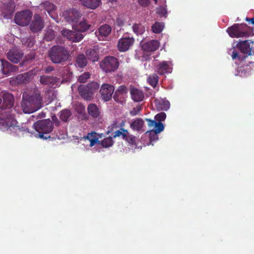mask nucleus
<instances>
[{
    "label": "nucleus",
    "mask_w": 254,
    "mask_h": 254,
    "mask_svg": "<svg viewBox=\"0 0 254 254\" xmlns=\"http://www.w3.org/2000/svg\"><path fill=\"white\" fill-rule=\"evenodd\" d=\"M2 115L3 117L0 118V129L8 130L11 135L16 137H23L25 134L31 133L25 127L17 125V122L9 110L2 113Z\"/></svg>",
    "instance_id": "1"
},
{
    "label": "nucleus",
    "mask_w": 254,
    "mask_h": 254,
    "mask_svg": "<svg viewBox=\"0 0 254 254\" xmlns=\"http://www.w3.org/2000/svg\"><path fill=\"white\" fill-rule=\"evenodd\" d=\"M48 56L53 63L63 64L68 60L69 51L64 46L54 45L48 50Z\"/></svg>",
    "instance_id": "2"
},
{
    "label": "nucleus",
    "mask_w": 254,
    "mask_h": 254,
    "mask_svg": "<svg viewBox=\"0 0 254 254\" xmlns=\"http://www.w3.org/2000/svg\"><path fill=\"white\" fill-rule=\"evenodd\" d=\"M33 127L37 132L36 136L44 139L51 138L49 134L53 129V124L50 119L38 121L33 124Z\"/></svg>",
    "instance_id": "3"
},
{
    "label": "nucleus",
    "mask_w": 254,
    "mask_h": 254,
    "mask_svg": "<svg viewBox=\"0 0 254 254\" xmlns=\"http://www.w3.org/2000/svg\"><path fill=\"white\" fill-rule=\"evenodd\" d=\"M253 44V42L249 40L241 41L237 44V48L241 51V53L246 54V55L241 56L239 53L235 50H234L231 57L233 60L237 59L240 62H243L245 61L248 56L252 55V47L250 46V44Z\"/></svg>",
    "instance_id": "4"
},
{
    "label": "nucleus",
    "mask_w": 254,
    "mask_h": 254,
    "mask_svg": "<svg viewBox=\"0 0 254 254\" xmlns=\"http://www.w3.org/2000/svg\"><path fill=\"white\" fill-rule=\"evenodd\" d=\"M99 88V84L96 82H92L86 85H80L78 91L80 96L85 100H90L94 92Z\"/></svg>",
    "instance_id": "5"
},
{
    "label": "nucleus",
    "mask_w": 254,
    "mask_h": 254,
    "mask_svg": "<svg viewBox=\"0 0 254 254\" xmlns=\"http://www.w3.org/2000/svg\"><path fill=\"white\" fill-rule=\"evenodd\" d=\"M100 66L106 72H113L118 68L119 62L114 57L107 56L101 62Z\"/></svg>",
    "instance_id": "6"
},
{
    "label": "nucleus",
    "mask_w": 254,
    "mask_h": 254,
    "mask_svg": "<svg viewBox=\"0 0 254 254\" xmlns=\"http://www.w3.org/2000/svg\"><path fill=\"white\" fill-rule=\"evenodd\" d=\"M22 97L26 98L39 110L42 107L43 98L40 91L37 88H34L29 94L26 92L23 93Z\"/></svg>",
    "instance_id": "7"
},
{
    "label": "nucleus",
    "mask_w": 254,
    "mask_h": 254,
    "mask_svg": "<svg viewBox=\"0 0 254 254\" xmlns=\"http://www.w3.org/2000/svg\"><path fill=\"white\" fill-rule=\"evenodd\" d=\"M31 17V11L29 10H26L16 13L14 17V21L18 25L27 26L29 24Z\"/></svg>",
    "instance_id": "8"
},
{
    "label": "nucleus",
    "mask_w": 254,
    "mask_h": 254,
    "mask_svg": "<svg viewBox=\"0 0 254 254\" xmlns=\"http://www.w3.org/2000/svg\"><path fill=\"white\" fill-rule=\"evenodd\" d=\"M227 32L232 38L247 37L249 36L248 32L242 29L237 24H235L229 27Z\"/></svg>",
    "instance_id": "9"
},
{
    "label": "nucleus",
    "mask_w": 254,
    "mask_h": 254,
    "mask_svg": "<svg viewBox=\"0 0 254 254\" xmlns=\"http://www.w3.org/2000/svg\"><path fill=\"white\" fill-rule=\"evenodd\" d=\"M2 103L0 106L2 110H9L14 105V98L13 95L8 92H4L1 94Z\"/></svg>",
    "instance_id": "10"
},
{
    "label": "nucleus",
    "mask_w": 254,
    "mask_h": 254,
    "mask_svg": "<svg viewBox=\"0 0 254 254\" xmlns=\"http://www.w3.org/2000/svg\"><path fill=\"white\" fill-rule=\"evenodd\" d=\"M115 90V87L113 85L109 84H103L99 91L102 99L105 101L110 100L112 97Z\"/></svg>",
    "instance_id": "11"
},
{
    "label": "nucleus",
    "mask_w": 254,
    "mask_h": 254,
    "mask_svg": "<svg viewBox=\"0 0 254 254\" xmlns=\"http://www.w3.org/2000/svg\"><path fill=\"white\" fill-rule=\"evenodd\" d=\"M1 73L6 76L11 74V73L17 71L19 67L17 66L13 65L5 60L0 59Z\"/></svg>",
    "instance_id": "12"
},
{
    "label": "nucleus",
    "mask_w": 254,
    "mask_h": 254,
    "mask_svg": "<svg viewBox=\"0 0 254 254\" xmlns=\"http://www.w3.org/2000/svg\"><path fill=\"white\" fill-rule=\"evenodd\" d=\"M134 39L133 37H123L120 39L118 43V50L120 52H126L133 44Z\"/></svg>",
    "instance_id": "13"
},
{
    "label": "nucleus",
    "mask_w": 254,
    "mask_h": 254,
    "mask_svg": "<svg viewBox=\"0 0 254 254\" xmlns=\"http://www.w3.org/2000/svg\"><path fill=\"white\" fill-rule=\"evenodd\" d=\"M62 34L63 36L73 42H78L83 38V35L80 33L68 29L63 30L62 31Z\"/></svg>",
    "instance_id": "14"
},
{
    "label": "nucleus",
    "mask_w": 254,
    "mask_h": 254,
    "mask_svg": "<svg viewBox=\"0 0 254 254\" xmlns=\"http://www.w3.org/2000/svg\"><path fill=\"white\" fill-rule=\"evenodd\" d=\"M44 26V22L41 17L39 14H35L30 25V30L33 32H37L41 31Z\"/></svg>",
    "instance_id": "15"
},
{
    "label": "nucleus",
    "mask_w": 254,
    "mask_h": 254,
    "mask_svg": "<svg viewBox=\"0 0 254 254\" xmlns=\"http://www.w3.org/2000/svg\"><path fill=\"white\" fill-rule=\"evenodd\" d=\"M23 54L17 48L10 49L7 53V59L11 62L17 64L23 57Z\"/></svg>",
    "instance_id": "16"
},
{
    "label": "nucleus",
    "mask_w": 254,
    "mask_h": 254,
    "mask_svg": "<svg viewBox=\"0 0 254 254\" xmlns=\"http://www.w3.org/2000/svg\"><path fill=\"white\" fill-rule=\"evenodd\" d=\"M81 14L75 9H70L66 11L65 18L69 22H77Z\"/></svg>",
    "instance_id": "17"
},
{
    "label": "nucleus",
    "mask_w": 254,
    "mask_h": 254,
    "mask_svg": "<svg viewBox=\"0 0 254 254\" xmlns=\"http://www.w3.org/2000/svg\"><path fill=\"white\" fill-rule=\"evenodd\" d=\"M160 46V43L157 40H152L143 43L142 48L143 51L152 52L157 50Z\"/></svg>",
    "instance_id": "18"
},
{
    "label": "nucleus",
    "mask_w": 254,
    "mask_h": 254,
    "mask_svg": "<svg viewBox=\"0 0 254 254\" xmlns=\"http://www.w3.org/2000/svg\"><path fill=\"white\" fill-rule=\"evenodd\" d=\"M21 108L24 113L26 114H30L38 110L34 105L32 104L26 98L23 97V100L21 103Z\"/></svg>",
    "instance_id": "19"
},
{
    "label": "nucleus",
    "mask_w": 254,
    "mask_h": 254,
    "mask_svg": "<svg viewBox=\"0 0 254 254\" xmlns=\"http://www.w3.org/2000/svg\"><path fill=\"white\" fill-rule=\"evenodd\" d=\"M156 71L160 75L171 73L172 68L168 62L163 61L156 66Z\"/></svg>",
    "instance_id": "20"
},
{
    "label": "nucleus",
    "mask_w": 254,
    "mask_h": 254,
    "mask_svg": "<svg viewBox=\"0 0 254 254\" xmlns=\"http://www.w3.org/2000/svg\"><path fill=\"white\" fill-rule=\"evenodd\" d=\"M127 93V89L125 86H119L115 92L113 98L116 102H120L123 96Z\"/></svg>",
    "instance_id": "21"
},
{
    "label": "nucleus",
    "mask_w": 254,
    "mask_h": 254,
    "mask_svg": "<svg viewBox=\"0 0 254 254\" xmlns=\"http://www.w3.org/2000/svg\"><path fill=\"white\" fill-rule=\"evenodd\" d=\"M148 122V125L150 130H155L157 132H161L164 129V126L162 123H157L155 120L145 119Z\"/></svg>",
    "instance_id": "22"
},
{
    "label": "nucleus",
    "mask_w": 254,
    "mask_h": 254,
    "mask_svg": "<svg viewBox=\"0 0 254 254\" xmlns=\"http://www.w3.org/2000/svg\"><path fill=\"white\" fill-rule=\"evenodd\" d=\"M155 107L159 111H167L170 108V103L163 99H156L154 100Z\"/></svg>",
    "instance_id": "23"
},
{
    "label": "nucleus",
    "mask_w": 254,
    "mask_h": 254,
    "mask_svg": "<svg viewBox=\"0 0 254 254\" xmlns=\"http://www.w3.org/2000/svg\"><path fill=\"white\" fill-rule=\"evenodd\" d=\"M58 78L53 76L42 75L40 76V82L42 84L50 86L54 85L58 82Z\"/></svg>",
    "instance_id": "24"
},
{
    "label": "nucleus",
    "mask_w": 254,
    "mask_h": 254,
    "mask_svg": "<svg viewBox=\"0 0 254 254\" xmlns=\"http://www.w3.org/2000/svg\"><path fill=\"white\" fill-rule=\"evenodd\" d=\"M87 112L92 118H97L100 116V110L95 104H89L87 107Z\"/></svg>",
    "instance_id": "25"
},
{
    "label": "nucleus",
    "mask_w": 254,
    "mask_h": 254,
    "mask_svg": "<svg viewBox=\"0 0 254 254\" xmlns=\"http://www.w3.org/2000/svg\"><path fill=\"white\" fill-rule=\"evenodd\" d=\"M130 95L132 99L135 102H140L144 98V94L142 91L135 88L130 89Z\"/></svg>",
    "instance_id": "26"
},
{
    "label": "nucleus",
    "mask_w": 254,
    "mask_h": 254,
    "mask_svg": "<svg viewBox=\"0 0 254 254\" xmlns=\"http://www.w3.org/2000/svg\"><path fill=\"white\" fill-rule=\"evenodd\" d=\"M144 121L141 118H137L130 124V128L133 130H142L144 126Z\"/></svg>",
    "instance_id": "27"
},
{
    "label": "nucleus",
    "mask_w": 254,
    "mask_h": 254,
    "mask_svg": "<svg viewBox=\"0 0 254 254\" xmlns=\"http://www.w3.org/2000/svg\"><path fill=\"white\" fill-rule=\"evenodd\" d=\"M30 75L28 73H24L18 75L14 79V82L17 84H26L29 82Z\"/></svg>",
    "instance_id": "28"
},
{
    "label": "nucleus",
    "mask_w": 254,
    "mask_h": 254,
    "mask_svg": "<svg viewBox=\"0 0 254 254\" xmlns=\"http://www.w3.org/2000/svg\"><path fill=\"white\" fill-rule=\"evenodd\" d=\"M81 4L91 9L96 8L100 4V0H79Z\"/></svg>",
    "instance_id": "29"
},
{
    "label": "nucleus",
    "mask_w": 254,
    "mask_h": 254,
    "mask_svg": "<svg viewBox=\"0 0 254 254\" xmlns=\"http://www.w3.org/2000/svg\"><path fill=\"white\" fill-rule=\"evenodd\" d=\"M2 13L4 17L8 18L12 15L14 12V8L10 3L4 4L1 9Z\"/></svg>",
    "instance_id": "30"
},
{
    "label": "nucleus",
    "mask_w": 254,
    "mask_h": 254,
    "mask_svg": "<svg viewBox=\"0 0 254 254\" xmlns=\"http://www.w3.org/2000/svg\"><path fill=\"white\" fill-rule=\"evenodd\" d=\"M87 58L93 62H96L99 59V55L97 51L93 49H89L86 51Z\"/></svg>",
    "instance_id": "31"
},
{
    "label": "nucleus",
    "mask_w": 254,
    "mask_h": 254,
    "mask_svg": "<svg viewBox=\"0 0 254 254\" xmlns=\"http://www.w3.org/2000/svg\"><path fill=\"white\" fill-rule=\"evenodd\" d=\"M87 61L83 54L78 55L75 60V65L80 68L84 67L87 65Z\"/></svg>",
    "instance_id": "32"
},
{
    "label": "nucleus",
    "mask_w": 254,
    "mask_h": 254,
    "mask_svg": "<svg viewBox=\"0 0 254 254\" xmlns=\"http://www.w3.org/2000/svg\"><path fill=\"white\" fill-rule=\"evenodd\" d=\"M98 32L100 36L107 37L111 32V28L108 25H103L99 28Z\"/></svg>",
    "instance_id": "33"
},
{
    "label": "nucleus",
    "mask_w": 254,
    "mask_h": 254,
    "mask_svg": "<svg viewBox=\"0 0 254 254\" xmlns=\"http://www.w3.org/2000/svg\"><path fill=\"white\" fill-rule=\"evenodd\" d=\"M148 83L153 87H155L159 81V77L156 73H153L147 78Z\"/></svg>",
    "instance_id": "34"
},
{
    "label": "nucleus",
    "mask_w": 254,
    "mask_h": 254,
    "mask_svg": "<svg viewBox=\"0 0 254 254\" xmlns=\"http://www.w3.org/2000/svg\"><path fill=\"white\" fill-rule=\"evenodd\" d=\"M164 27L163 22H156L152 26V30L155 33H160L163 31Z\"/></svg>",
    "instance_id": "35"
},
{
    "label": "nucleus",
    "mask_w": 254,
    "mask_h": 254,
    "mask_svg": "<svg viewBox=\"0 0 254 254\" xmlns=\"http://www.w3.org/2000/svg\"><path fill=\"white\" fill-rule=\"evenodd\" d=\"M133 32L137 35H141L145 31V27L141 24H134L132 26Z\"/></svg>",
    "instance_id": "36"
},
{
    "label": "nucleus",
    "mask_w": 254,
    "mask_h": 254,
    "mask_svg": "<svg viewBox=\"0 0 254 254\" xmlns=\"http://www.w3.org/2000/svg\"><path fill=\"white\" fill-rule=\"evenodd\" d=\"M114 141L112 137H108L100 141V144L103 147L107 148L113 145Z\"/></svg>",
    "instance_id": "37"
},
{
    "label": "nucleus",
    "mask_w": 254,
    "mask_h": 254,
    "mask_svg": "<svg viewBox=\"0 0 254 254\" xmlns=\"http://www.w3.org/2000/svg\"><path fill=\"white\" fill-rule=\"evenodd\" d=\"M71 112L68 109L63 110L61 112L60 118L64 122H67L69 117L71 116Z\"/></svg>",
    "instance_id": "38"
},
{
    "label": "nucleus",
    "mask_w": 254,
    "mask_h": 254,
    "mask_svg": "<svg viewBox=\"0 0 254 254\" xmlns=\"http://www.w3.org/2000/svg\"><path fill=\"white\" fill-rule=\"evenodd\" d=\"M146 133H148L149 136V140L151 142L156 141L158 139V133L155 131V130H150L146 131Z\"/></svg>",
    "instance_id": "39"
},
{
    "label": "nucleus",
    "mask_w": 254,
    "mask_h": 254,
    "mask_svg": "<svg viewBox=\"0 0 254 254\" xmlns=\"http://www.w3.org/2000/svg\"><path fill=\"white\" fill-rule=\"evenodd\" d=\"M77 27L78 30L81 32H85L89 28L90 25L85 21H82L79 23Z\"/></svg>",
    "instance_id": "40"
},
{
    "label": "nucleus",
    "mask_w": 254,
    "mask_h": 254,
    "mask_svg": "<svg viewBox=\"0 0 254 254\" xmlns=\"http://www.w3.org/2000/svg\"><path fill=\"white\" fill-rule=\"evenodd\" d=\"M154 118L157 123H161L166 119V114L164 112H161L156 115Z\"/></svg>",
    "instance_id": "41"
},
{
    "label": "nucleus",
    "mask_w": 254,
    "mask_h": 254,
    "mask_svg": "<svg viewBox=\"0 0 254 254\" xmlns=\"http://www.w3.org/2000/svg\"><path fill=\"white\" fill-rule=\"evenodd\" d=\"M90 77V74L89 72H84L79 76L78 81L81 83L86 82L87 80Z\"/></svg>",
    "instance_id": "42"
},
{
    "label": "nucleus",
    "mask_w": 254,
    "mask_h": 254,
    "mask_svg": "<svg viewBox=\"0 0 254 254\" xmlns=\"http://www.w3.org/2000/svg\"><path fill=\"white\" fill-rule=\"evenodd\" d=\"M43 6L49 14L55 9V5L50 2H44Z\"/></svg>",
    "instance_id": "43"
},
{
    "label": "nucleus",
    "mask_w": 254,
    "mask_h": 254,
    "mask_svg": "<svg viewBox=\"0 0 254 254\" xmlns=\"http://www.w3.org/2000/svg\"><path fill=\"white\" fill-rule=\"evenodd\" d=\"M157 13L161 17H166L167 14V10L164 6H160L157 9Z\"/></svg>",
    "instance_id": "44"
},
{
    "label": "nucleus",
    "mask_w": 254,
    "mask_h": 254,
    "mask_svg": "<svg viewBox=\"0 0 254 254\" xmlns=\"http://www.w3.org/2000/svg\"><path fill=\"white\" fill-rule=\"evenodd\" d=\"M135 140L136 137L129 134L125 140L127 141L130 145L134 146L136 145Z\"/></svg>",
    "instance_id": "45"
},
{
    "label": "nucleus",
    "mask_w": 254,
    "mask_h": 254,
    "mask_svg": "<svg viewBox=\"0 0 254 254\" xmlns=\"http://www.w3.org/2000/svg\"><path fill=\"white\" fill-rule=\"evenodd\" d=\"M94 138H98L97 136V133L95 132H92L91 133H88L87 135L85 137V138L90 140Z\"/></svg>",
    "instance_id": "46"
},
{
    "label": "nucleus",
    "mask_w": 254,
    "mask_h": 254,
    "mask_svg": "<svg viewBox=\"0 0 254 254\" xmlns=\"http://www.w3.org/2000/svg\"><path fill=\"white\" fill-rule=\"evenodd\" d=\"M138 2L141 6L146 7L149 4L150 1V0H138Z\"/></svg>",
    "instance_id": "47"
},
{
    "label": "nucleus",
    "mask_w": 254,
    "mask_h": 254,
    "mask_svg": "<svg viewBox=\"0 0 254 254\" xmlns=\"http://www.w3.org/2000/svg\"><path fill=\"white\" fill-rule=\"evenodd\" d=\"M140 110L141 108L139 106H137L136 108H134L131 111H130V114L132 116H135L140 111Z\"/></svg>",
    "instance_id": "48"
},
{
    "label": "nucleus",
    "mask_w": 254,
    "mask_h": 254,
    "mask_svg": "<svg viewBox=\"0 0 254 254\" xmlns=\"http://www.w3.org/2000/svg\"><path fill=\"white\" fill-rule=\"evenodd\" d=\"M121 130L123 131L121 136L123 139L126 140L129 133L128 130L124 128H121Z\"/></svg>",
    "instance_id": "49"
},
{
    "label": "nucleus",
    "mask_w": 254,
    "mask_h": 254,
    "mask_svg": "<svg viewBox=\"0 0 254 254\" xmlns=\"http://www.w3.org/2000/svg\"><path fill=\"white\" fill-rule=\"evenodd\" d=\"M90 141V146L92 147L96 143H100V141L98 140V138H94V139H92Z\"/></svg>",
    "instance_id": "50"
},
{
    "label": "nucleus",
    "mask_w": 254,
    "mask_h": 254,
    "mask_svg": "<svg viewBox=\"0 0 254 254\" xmlns=\"http://www.w3.org/2000/svg\"><path fill=\"white\" fill-rule=\"evenodd\" d=\"M44 70L46 73H49L54 70V67L52 66H48L45 67Z\"/></svg>",
    "instance_id": "51"
},
{
    "label": "nucleus",
    "mask_w": 254,
    "mask_h": 254,
    "mask_svg": "<svg viewBox=\"0 0 254 254\" xmlns=\"http://www.w3.org/2000/svg\"><path fill=\"white\" fill-rule=\"evenodd\" d=\"M122 133H123V131L121 128L120 130H117L114 132L113 137L116 138L117 137H120L122 136Z\"/></svg>",
    "instance_id": "52"
},
{
    "label": "nucleus",
    "mask_w": 254,
    "mask_h": 254,
    "mask_svg": "<svg viewBox=\"0 0 254 254\" xmlns=\"http://www.w3.org/2000/svg\"><path fill=\"white\" fill-rule=\"evenodd\" d=\"M54 34L53 33H51L50 35H48V34H47L45 36V39L47 41H51L54 39Z\"/></svg>",
    "instance_id": "53"
},
{
    "label": "nucleus",
    "mask_w": 254,
    "mask_h": 254,
    "mask_svg": "<svg viewBox=\"0 0 254 254\" xmlns=\"http://www.w3.org/2000/svg\"><path fill=\"white\" fill-rule=\"evenodd\" d=\"M116 22L117 25L119 26H122L124 24V20L120 17L117 18Z\"/></svg>",
    "instance_id": "54"
},
{
    "label": "nucleus",
    "mask_w": 254,
    "mask_h": 254,
    "mask_svg": "<svg viewBox=\"0 0 254 254\" xmlns=\"http://www.w3.org/2000/svg\"><path fill=\"white\" fill-rule=\"evenodd\" d=\"M53 122L55 123V125L58 126L60 124V121L58 120L56 116H54L52 117Z\"/></svg>",
    "instance_id": "55"
},
{
    "label": "nucleus",
    "mask_w": 254,
    "mask_h": 254,
    "mask_svg": "<svg viewBox=\"0 0 254 254\" xmlns=\"http://www.w3.org/2000/svg\"><path fill=\"white\" fill-rule=\"evenodd\" d=\"M246 21L248 22H251L253 25H254V17L253 18H249L247 17L246 18Z\"/></svg>",
    "instance_id": "56"
},
{
    "label": "nucleus",
    "mask_w": 254,
    "mask_h": 254,
    "mask_svg": "<svg viewBox=\"0 0 254 254\" xmlns=\"http://www.w3.org/2000/svg\"><path fill=\"white\" fill-rule=\"evenodd\" d=\"M125 125V122H122V123L120 124V127H121V128H123V127Z\"/></svg>",
    "instance_id": "57"
},
{
    "label": "nucleus",
    "mask_w": 254,
    "mask_h": 254,
    "mask_svg": "<svg viewBox=\"0 0 254 254\" xmlns=\"http://www.w3.org/2000/svg\"><path fill=\"white\" fill-rule=\"evenodd\" d=\"M2 103V97L1 96L0 97V107L1 106V104Z\"/></svg>",
    "instance_id": "58"
},
{
    "label": "nucleus",
    "mask_w": 254,
    "mask_h": 254,
    "mask_svg": "<svg viewBox=\"0 0 254 254\" xmlns=\"http://www.w3.org/2000/svg\"><path fill=\"white\" fill-rule=\"evenodd\" d=\"M155 3V4H156L157 3V0H153Z\"/></svg>",
    "instance_id": "59"
}]
</instances>
